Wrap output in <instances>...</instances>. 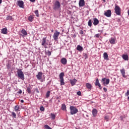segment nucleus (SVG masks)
<instances>
[{"label":"nucleus","mask_w":129,"mask_h":129,"mask_svg":"<svg viewBox=\"0 0 129 129\" xmlns=\"http://www.w3.org/2000/svg\"><path fill=\"white\" fill-rule=\"evenodd\" d=\"M52 9L55 12H57V11H61V4L60 2L56 1L53 4Z\"/></svg>","instance_id":"f257e3e1"},{"label":"nucleus","mask_w":129,"mask_h":129,"mask_svg":"<svg viewBox=\"0 0 129 129\" xmlns=\"http://www.w3.org/2000/svg\"><path fill=\"white\" fill-rule=\"evenodd\" d=\"M17 75L18 78H19V79H21L23 81L25 80V75H24V73L22 71V69H19L17 70Z\"/></svg>","instance_id":"f03ea898"},{"label":"nucleus","mask_w":129,"mask_h":129,"mask_svg":"<svg viewBox=\"0 0 129 129\" xmlns=\"http://www.w3.org/2000/svg\"><path fill=\"white\" fill-rule=\"evenodd\" d=\"M70 113L72 114V115H73V114H76L77 112H78V109L74 106H71L70 107Z\"/></svg>","instance_id":"7ed1b4c3"},{"label":"nucleus","mask_w":129,"mask_h":129,"mask_svg":"<svg viewBox=\"0 0 129 129\" xmlns=\"http://www.w3.org/2000/svg\"><path fill=\"white\" fill-rule=\"evenodd\" d=\"M59 78L60 79V85H65V82H64V73L63 72L59 74Z\"/></svg>","instance_id":"20e7f679"},{"label":"nucleus","mask_w":129,"mask_h":129,"mask_svg":"<svg viewBox=\"0 0 129 129\" xmlns=\"http://www.w3.org/2000/svg\"><path fill=\"white\" fill-rule=\"evenodd\" d=\"M47 45H48V43H47V37H43L41 42V45L43 46L46 49L47 48Z\"/></svg>","instance_id":"39448f33"},{"label":"nucleus","mask_w":129,"mask_h":129,"mask_svg":"<svg viewBox=\"0 0 129 129\" xmlns=\"http://www.w3.org/2000/svg\"><path fill=\"white\" fill-rule=\"evenodd\" d=\"M115 13L116 14H117L118 16H120V8L119 6L117 5H115Z\"/></svg>","instance_id":"423d86ee"},{"label":"nucleus","mask_w":129,"mask_h":129,"mask_svg":"<svg viewBox=\"0 0 129 129\" xmlns=\"http://www.w3.org/2000/svg\"><path fill=\"white\" fill-rule=\"evenodd\" d=\"M42 76H43V73L42 72H39L38 74L36 75V78L38 80H40L41 82H43V79H42Z\"/></svg>","instance_id":"0eeeda50"},{"label":"nucleus","mask_w":129,"mask_h":129,"mask_svg":"<svg viewBox=\"0 0 129 129\" xmlns=\"http://www.w3.org/2000/svg\"><path fill=\"white\" fill-rule=\"evenodd\" d=\"M17 6H18L19 8H21V9H24V2H23V1H18Z\"/></svg>","instance_id":"6e6552de"},{"label":"nucleus","mask_w":129,"mask_h":129,"mask_svg":"<svg viewBox=\"0 0 129 129\" xmlns=\"http://www.w3.org/2000/svg\"><path fill=\"white\" fill-rule=\"evenodd\" d=\"M104 16L109 18L111 17V11L110 10H107L106 12H104Z\"/></svg>","instance_id":"1a4fd4ad"},{"label":"nucleus","mask_w":129,"mask_h":129,"mask_svg":"<svg viewBox=\"0 0 129 129\" xmlns=\"http://www.w3.org/2000/svg\"><path fill=\"white\" fill-rule=\"evenodd\" d=\"M59 35H60V32L58 31H56L55 32H54L53 35V38L54 40H55V41L58 40V37H59Z\"/></svg>","instance_id":"9d476101"},{"label":"nucleus","mask_w":129,"mask_h":129,"mask_svg":"<svg viewBox=\"0 0 129 129\" xmlns=\"http://www.w3.org/2000/svg\"><path fill=\"white\" fill-rule=\"evenodd\" d=\"M109 79L104 78L102 79V82H103V84H106V85H108L109 84Z\"/></svg>","instance_id":"9b49d317"},{"label":"nucleus","mask_w":129,"mask_h":129,"mask_svg":"<svg viewBox=\"0 0 129 129\" xmlns=\"http://www.w3.org/2000/svg\"><path fill=\"white\" fill-rule=\"evenodd\" d=\"M79 6L80 8L85 6V1L84 0H80L79 2Z\"/></svg>","instance_id":"f8f14e48"},{"label":"nucleus","mask_w":129,"mask_h":129,"mask_svg":"<svg viewBox=\"0 0 129 129\" xmlns=\"http://www.w3.org/2000/svg\"><path fill=\"white\" fill-rule=\"evenodd\" d=\"M60 62L62 65H66V64H67V59L65 57H63L61 59Z\"/></svg>","instance_id":"ddd939ff"},{"label":"nucleus","mask_w":129,"mask_h":129,"mask_svg":"<svg viewBox=\"0 0 129 129\" xmlns=\"http://www.w3.org/2000/svg\"><path fill=\"white\" fill-rule=\"evenodd\" d=\"M116 40V39L115 38L111 37L109 39V42L110 44H115V41Z\"/></svg>","instance_id":"4468645a"},{"label":"nucleus","mask_w":129,"mask_h":129,"mask_svg":"<svg viewBox=\"0 0 129 129\" xmlns=\"http://www.w3.org/2000/svg\"><path fill=\"white\" fill-rule=\"evenodd\" d=\"M93 20V24L94 26H97L98 24H99V21H98V19H97V18H94Z\"/></svg>","instance_id":"2eb2a0df"},{"label":"nucleus","mask_w":129,"mask_h":129,"mask_svg":"<svg viewBox=\"0 0 129 129\" xmlns=\"http://www.w3.org/2000/svg\"><path fill=\"white\" fill-rule=\"evenodd\" d=\"M1 33L4 34V35H7L8 34V29L5 27L2 29Z\"/></svg>","instance_id":"dca6fc26"},{"label":"nucleus","mask_w":129,"mask_h":129,"mask_svg":"<svg viewBox=\"0 0 129 129\" xmlns=\"http://www.w3.org/2000/svg\"><path fill=\"white\" fill-rule=\"evenodd\" d=\"M70 81L72 86H74L76 84V82H77V80L74 79V80H70Z\"/></svg>","instance_id":"f3484780"},{"label":"nucleus","mask_w":129,"mask_h":129,"mask_svg":"<svg viewBox=\"0 0 129 129\" xmlns=\"http://www.w3.org/2000/svg\"><path fill=\"white\" fill-rule=\"evenodd\" d=\"M86 86L87 88L89 89V91H90V90H91V89H92V85H91V84H90V83H87L86 84Z\"/></svg>","instance_id":"a211bd4d"},{"label":"nucleus","mask_w":129,"mask_h":129,"mask_svg":"<svg viewBox=\"0 0 129 129\" xmlns=\"http://www.w3.org/2000/svg\"><path fill=\"white\" fill-rule=\"evenodd\" d=\"M92 115L94 117H95L97 115V109H93L92 110Z\"/></svg>","instance_id":"6ab92c4d"},{"label":"nucleus","mask_w":129,"mask_h":129,"mask_svg":"<svg viewBox=\"0 0 129 129\" xmlns=\"http://www.w3.org/2000/svg\"><path fill=\"white\" fill-rule=\"evenodd\" d=\"M103 58L104 60H107V61H108V60H109V58H108V54H107V53L104 52L103 53Z\"/></svg>","instance_id":"aec40b11"},{"label":"nucleus","mask_w":129,"mask_h":129,"mask_svg":"<svg viewBox=\"0 0 129 129\" xmlns=\"http://www.w3.org/2000/svg\"><path fill=\"white\" fill-rule=\"evenodd\" d=\"M120 72H121V74H122V76L124 77V78H125L126 77L125 76V71L124 70V69H121Z\"/></svg>","instance_id":"412c9836"},{"label":"nucleus","mask_w":129,"mask_h":129,"mask_svg":"<svg viewBox=\"0 0 129 129\" xmlns=\"http://www.w3.org/2000/svg\"><path fill=\"white\" fill-rule=\"evenodd\" d=\"M96 86H98L99 87H101L100 83H99V80L98 79H96V83H95Z\"/></svg>","instance_id":"4be33fe9"},{"label":"nucleus","mask_w":129,"mask_h":129,"mask_svg":"<svg viewBox=\"0 0 129 129\" xmlns=\"http://www.w3.org/2000/svg\"><path fill=\"white\" fill-rule=\"evenodd\" d=\"M77 50H78V51H83V47L80 45H78L77 46Z\"/></svg>","instance_id":"5701e85b"},{"label":"nucleus","mask_w":129,"mask_h":129,"mask_svg":"<svg viewBox=\"0 0 129 129\" xmlns=\"http://www.w3.org/2000/svg\"><path fill=\"white\" fill-rule=\"evenodd\" d=\"M122 57L123 59V60H128V55H127V54H123Z\"/></svg>","instance_id":"b1692460"},{"label":"nucleus","mask_w":129,"mask_h":129,"mask_svg":"<svg viewBox=\"0 0 129 129\" xmlns=\"http://www.w3.org/2000/svg\"><path fill=\"white\" fill-rule=\"evenodd\" d=\"M6 20H7V21H9L10 20V21H14V18H13V17L11 16H8L7 17Z\"/></svg>","instance_id":"393cba45"},{"label":"nucleus","mask_w":129,"mask_h":129,"mask_svg":"<svg viewBox=\"0 0 129 129\" xmlns=\"http://www.w3.org/2000/svg\"><path fill=\"white\" fill-rule=\"evenodd\" d=\"M21 33L22 34H23V35H24V36H27V35H28V33L27 32V31H26V30L25 29H23L21 31Z\"/></svg>","instance_id":"a878e982"},{"label":"nucleus","mask_w":129,"mask_h":129,"mask_svg":"<svg viewBox=\"0 0 129 129\" xmlns=\"http://www.w3.org/2000/svg\"><path fill=\"white\" fill-rule=\"evenodd\" d=\"M26 91L28 92V93H29V94H31L32 93V89L30 87H27Z\"/></svg>","instance_id":"bb28decb"},{"label":"nucleus","mask_w":129,"mask_h":129,"mask_svg":"<svg viewBox=\"0 0 129 129\" xmlns=\"http://www.w3.org/2000/svg\"><path fill=\"white\" fill-rule=\"evenodd\" d=\"M28 21H29V22H33V21L34 20V17H33L32 16H30L28 18Z\"/></svg>","instance_id":"cd10ccee"},{"label":"nucleus","mask_w":129,"mask_h":129,"mask_svg":"<svg viewBox=\"0 0 129 129\" xmlns=\"http://www.w3.org/2000/svg\"><path fill=\"white\" fill-rule=\"evenodd\" d=\"M50 117L51 119L54 120L56 118V115H55V114L51 113L50 114Z\"/></svg>","instance_id":"c85d7f7f"},{"label":"nucleus","mask_w":129,"mask_h":129,"mask_svg":"<svg viewBox=\"0 0 129 129\" xmlns=\"http://www.w3.org/2000/svg\"><path fill=\"white\" fill-rule=\"evenodd\" d=\"M50 91H48L46 93V95H45V97L46 98H49V96H50Z\"/></svg>","instance_id":"c756f323"},{"label":"nucleus","mask_w":129,"mask_h":129,"mask_svg":"<svg viewBox=\"0 0 129 129\" xmlns=\"http://www.w3.org/2000/svg\"><path fill=\"white\" fill-rule=\"evenodd\" d=\"M88 25L89 27H91L92 26V20L91 19H90L88 22Z\"/></svg>","instance_id":"7c9ffc66"},{"label":"nucleus","mask_w":129,"mask_h":129,"mask_svg":"<svg viewBox=\"0 0 129 129\" xmlns=\"http://www.w3.org/2000/svg\"><path fill=\"white\" fill-rule=\"evenodd\" d=\"M61 109L62 110H66V105H65V104L61 105Z\"/></svg>","instance_id":"2f4dec72"},{"label":"nucleus","mask_w":129,"mask_h":129,"mask_svg":"<svg viewBox=\"0 0 129 129\" xmlns=\"http://www.w3.org/2000/svg\"><path fill=\"white\" fill-rule=\"evenodd\" d=\"M19 108H20V107L19 106V105L15 106L14 107L15 111H18V110H19Z\"/></svg>","instance_id":"473e14b6"},{"label":"nucleus","mask_w":129,"mask_h":129,"mask_svg":"<svg viewBox=\"0 0 129 129\" xmlns=\"http://www.w3.org/2000/svg\"><path fill=\"white\" fill-rule=\"evenodd\" d=\"M104 119L106 121H109V116L105 115L104 117Z\"/></svg>","instance_id":"72a5a7b5"},{"label":"nucleus","mask_w":129,"mask_h":129,"mask_svg":"<svg viewBox=\"0 0 129 129\" xmlns=\"http://www.w3.org/2000/svg\"><path fill=\"white\" fill-rule=\"evenodd\" d=\"M34 13L36 17H40V16L39 15V11L38 10H35Z\"/></svg>","instance_id":"f704fd0d"},{"label":"nucleus","mask_w":129,"mask_h":129,"mask_svg":"<svg viewBox=\"0 0 129 129\" xmlns=\"http://www.w3.org/2000/svg\"><path fill=\"white\" fill-rule=\"evenodd\" d=\"M12 115L13 117H14V118H16L17 117V114H16V113L15 112H12Z\"/></svg>","instance_id":"c9c22d12"},{"label":"nucleus","mask_w":129,"mask_h":129,"mask_svg":"<svg viewBox=\"0 0 129 129\" xmlns=\"http://www.w3.org/2000/svg\"><path fill=\"white\" fill-rule=\"evenodd\" d=\"M44 127L45 129H52V128H51V127H50L48 125H45Z\"/></svg>","instance_id":"e433bc0d"},{"label":"nucleus","mask_w":129,"mask_h":129,"mask_svg":"<svg viewBox=\"0 0 129 129\" xmlns=\"http://www.w3.org/2000/svg\"><path fill=\"white\" fill-rule=\"evenodd\" d=\"M40 110H41V111H45V108H44V107L41 106L40 108Z\"/></svg>","instance_id":"4c0bfd02"},{"label":"nucleus","mask_w":129,"mask_h":129,"mask_svg":"<svg viewBox=\"0 0 129 129\" xmlns=\"http://www.w3.org/2000/svg\"><path fill=\"white\" fill-rule=\"evenodd\" d=\"M77 95L79 96H81V92L80 91H79L77 92Z\"/></svg>","instance_id":"58836bf2"},{"label":"nucleus","mask_w":129,"mask_h":129,"mask_svg":"<svg viewBox=\"0 0 129 129\" xmlns=\"http://www.w3.org/2000/svg\"><path fill=\"white\" fill-rule=\"evenodd\" d=\"M51 51L48 50L47 52V55H48V56H51Z\"/></svg>","instance_id":"ea45409f"},{"label":"nucleus","mask_w":129,"mask_h":129,"mask_svg":"<svg viewBox=\"0 0 129 129\" xmlns=\"http://www.w3.org/2000/svg\"><path fill=\"white\" fill-rule=\"evenodd\" d=\"M84 56L85 59H87V58H88V55H87V54H86V53H85L84 55Z\"/></svg>","instance_id":"a19ab883"},{"label":"nucleus","mask_w":129,"mask_h":129,"mask_svg":"<svg viewBox=\"0 0 129 129\" xmlns=\"http://www.w3.org/2000/svg\"><path fill=\"white\" fill-rule=\"evenodd\" d=\"M100 36V35H99V34H97L95 35V37H96V38H99Z\"/></svg>","instance_id":"79ce46f5"},{"label":"nucleus","mask_w":129,"mask_h":129,"mask_svg":"<svg viewBox=\"0 0 129 129\" xmlns=\"http://www.w3.org/2000/svg\"><path fill=\"white\" fill-rule=\"evenodd\" d=\"M17 93H18V94H22V90H20Z\"/></svg>","instance_id":"37998d69"},{"label":"nucleus","mask_w":129,"mask_h":129,"mask_svg":"<svg viewBox=\"0 0 129 129\" xmlns=\"http://www.w3.org/2000/svg\"><path fill=\"white\" fill-rule=\"evenodd\" d=\"M7 68L8 69H11V65H10V64L7 65Z\"/></svg>","instance_id":"c03bdc74"},{"label":"nucleus","mask_w":129,"mask_h":129,"mask_svg":"<svg viewBox=\"0 0 129 129\" xmlns=\"http://www.w3.org/2000/svg\"><path fill=\"white\" fill-rule=\"evenodd\" d=\"M128 95H129V90H128L127 91L126 93L125 94V95H126V96H128Z\"/></svg>","instance_id":"a18cd8bd"},{"label":"nucleus","mask_w":129,"mask_h":129,"mask_svg":"<svg viewBox=\"0 0 129 129\" xmlns=\"http://www.w3.org/2000/svg\"><path fill=\"white\" fill-rule=\"evenodd\" d=\"M103 90L105 92H107V89H106V88H103Z\"/></svg>","instance_id":"49530a36"},{"label":"nucleus","mask_w":129,"mask_h":129,"mask_svg":"<svg viewBox=\"0 0 129 129\" xmlns=\"http://www.w3.org/2000/svg\"><path fill=\"white\" fill-rule=\"evenodd\" d=\"M30 2H31V3H35V2H36V0H29Z\"/></svg>","instance_id":"de8ad7c7"},{"label":"nucleus","mask_w":129,"mask_h":129,"mask_svg":"<svg viewBox=\"0 0 129 129\" xmlns=\"http://www.w3.org/2000/svg\"><path fill=\"white\" fill-rule=\"evenodd\" d=\"M36 92H37V93H39V90H38V89H36Z\"/></svg>","instance_id":"09e8293b"},{"label":"nucleus","mask_w":129,"mask_h":129,"mask_svg":"<svg viewBox=\"0 0 129 129\" xmlns=\"http://www.w3.org/2000/svg\"><path fill=\"white\" fill-rule=\"evenodd\" d=\"M21 103H24V100H21Z\"/></svg>","instance_id":"8fccbe9b"},{"label":"nucleus","mask_w":129,"mask_h":129,"mask_svg":"<svg viewBox=\"0 0 129 129\" xmlns=\"http://www.w3.org/2000/svg\"><path fill=\"white\" fill-rule=\"evenodd\" d=\"M120 120H122L123 119V118H122V116H120Z\"/></svg>","instance_id":"3c124183"},{"label":"nucleus","mask_w":129,"mask_h":129,"mask_svg":"<svg viewBox=\"0 0 129 129\" xmlns=\"http://www.w3.org/2000/svg\"><path fill=\"white\" fill-rule=\"evenodd\" d=\"M2 3H3V0H0V5H2Z\"/></svg>","instance_id":"603ef678"},{"label":"nucleus","mask_w":129,"mask_h":129,"mask_svg":"<svg viewBox=\"0 0 129 129\" xmlns=\"http://www.w3.org/2000/svg\"><path fill=\"white\" fill-rule=\"evenodd\" d=\"M128 16H129V9L127 10Z\"/></svg>","instance_id":"864d4df0"},{"label":"nucleus","mask_w":129,"mask_h":129,"mask_svg":"<svg viewBox=\"0 0 129 129\" xmlns=\"http://www.w3.org/2000/svg\"><path fill=\"white\" fill-rule=\"evenodd\" d=\"M81 34H83V31H81Z\"/></svg>","instance_id":"5fc2aeb1"},{"label":"nucleus","mask_w":129,"mask_h":129,"mask_svg":"<svg viewBox=\"0 0 129 129\" xmlns=\"http://www.w3.org/2000/svg\"><path fill=\"white\" fill-rule=\"evenodd\" d=\"M103 30L101 31V33H103Z\"/></svg>","instance_id":"6e6d98bb"},{"label":"nucleus","mask_w":129,"mask_h":129,"mask_svg":"<svg viewBox=\"0 0 129 129\" xmlns=\"http://www.w3.org/2000/svg\"><path fill=\"white\" fill-rule=\"evenodd\" d=\"M99 88H100V89H101V88H102L101 87H101H99Z\"/></svg>","instance_id":"4d7b16f0"},{"label":"nucleus","mask_w":129,"mask_h":129,"mask_svg":"<svg viewBox=\"0 0 129 129\" xmlns=\"http://www.w3.org/2000/svg\"><path fill=\"white\" fill-rule=\"evenodd\" d=\"M127 99H128L129 100V96H128V97H127Z\"/></svg>","instance_id":"13d9d810"},{"label":"nucleus","mask_w":129,"mask_h":129,"mask_svg":"<svg viewBox=\"0 0 129 129\" xmlns=\"http://www.w3.org/2000/svg\"><path fill=\"white\" fill-rule=\"evenodd\" d=\"M53 31H54V30H51V32H53Z\"/></svg>","instance_id":"bf43d9fd"},{"label":"nucleus","mask_w":129,"mask_h":129,"mask_svg":"<svg viewBox=\"0 0 129 129\" xmlns=\"http://www.w3.org/2000/svg\"><path fill=\"white\" fill-rule=\"evenodd\" d=\"M49 45H51V44L49 43Z\"/></svg>","instance_id":"052dcab7"},{"label":"nucleus","mask_w":129,"mask_h":129,"mask_svg":"<svg viewBox=\"0 0 129 129\" xmlns=\"http://www.w3.org/2000/svg\"><path fill=\"white\" fill-rule=\"evenodd\" d=\"M103 2H105V0H103Z\"/></svg>","instance_id":"680f3d73"}]
</instances>
